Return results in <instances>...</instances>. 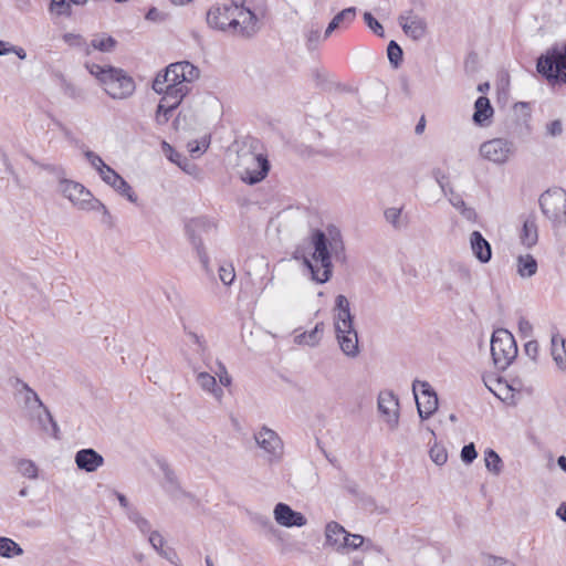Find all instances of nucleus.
<instances>
[{"mask_svg":"<svg viewBox=\"0 0 566 566\" xmlns=\"http://www.w3.org/2000/svg\"><path fill=\"white\" fill-rule=\"evenodd\" d=\"M200 72L197 66L188 61L169 64L159 72L153 81V90L161 95L159 111L177 108L190 92V84L199 78Z\"/></svg>","mask_w":566,"mask_h":566,"instance_id":"f257e3e1","label":"nucleus"},{"mask_svg":"<svg viewBox=\"0 0 566 566\" xmlns=\"http://www.w3.org/2000/svg\"><path fill=\"white\" fill-rule=\"evenodd\" d=\"M311 242L314 252L312 259H304V264L310 270L312 280L322 284L332 276L331 256L339 258L344 253V243L340 232L335 228L328 229L327 233L314 231Z\"/></svg>","mask_w":566,"mask_h":566,"instance_id":"f03ea898","label":"nucleus"},{"mask_svg":"<svg viewBox=\"0 0 566 566\" xmlns=\"http://www.w3.org/2000/svg\"><path fill=\"white\" fill-rule=\"evenodd\" d=\"M88 72L94 75L103 85L106 94L114 99H125L135 92V82L122 69L87 64Z\"/></svg>","mask_w":566,"mask_h":566,"instance_id":"7ed1b4c3","label":"nucleus"},{"mask_svg":"<svg viewBox=\"0 0 566 566\" xmlns=\"http://www.w3.org/2000/svg\"><path fill=\"white\" fill-rule=\"evenodd\" d=\"M491 355L495 367L505 370L517 356L514 336L505 328L495 329L491 338Z\"/></svg>","mask_w":566,"mask_h":566,"instance_id":"20e7f679","label":"nucleus"},{"mask_svg":"<svg viewBox=\"0 0 566 566\" xmlns=\"http://www.w3.org/2000/svg\"><path fill=\"white\" fill-rule=\"evenodd\" d=\"M59 191L81 210H97L108 216L106 207L80 182L61 178Z\"/></svg>","mask_w":566,"mask_h":566,"instance_id":"39448f33","label":"nucleus"},{"mask_svg":"<svg viewBox=\"0 0 566 566\" xmlns=\"http://www.w3.org/2000/svg\"><path fill=\"white\" fill-rule=\"evenodd\" d=\"M238 169L241 179L250 185L263 180L270 169L268 159L262 154H255L250 150L238 154Z\"/></svg>","mask_w":566,"mask_h":566,"instance_id":"423d86ee","label":"nucleus"},{"mask_svg":"<svg viewBox=\"0 0 566 566\" xmlns=\"http://www.w3.org/2000/svg\"><path fill=\"white\" fill-rule=\"evenodd\" d=\"M536 69L547 80L566 83V44L547 50L538 57Z\"/></svg>","mask_w":566,"mask_h":566,"instance_id":"0eeeda50","label":"nucleus"},{"mask_svg":"<svg viewBox=\"0 0 566 566\" xmlns=\"http://www.w3.org/2000/svg\"><path fill=\"white\" fill-rule=\"evenodd\" d=\"M216 230L217 223L208 217L193 218L187 223V232L197 250L199 260L206 270H208L209 266V256L203 247L201 235L209 234Z\"/></svg>","mask_w":566,"mask_h":566,"instance_id":"6e6552de","label":"nucleus"},{"mask_svg":"<svg viewBox=\"0 0 566 566\" xmlns=\"http://www.w3.org/2000/svg\"><path fill=\"white\" fill-rule=\"evenodd\" d=\"M254 441L261 448L269 463H279L284 455V443L280 436L266 426L261 427L253 434Z\"/></svg>","mask_w":566,"mask_h":566,"instance_id":"1a4fd4ad","label":"nucleus"},{"mask_svg":"<svg viewBox=\"0 0 566 566\" xmlns=\"http://www.w3.org/2000/svg\"><path fill=\"white\" fill-rule=\"evenodd\" d=\"M232 35L242 39L253 38L261 29L256 14L248 7L232 8Z\"/></svg>","mask_w":566,"mask_h":566,"instance_id":"9d476101","label":"nucleus"},{"mask_svg":"<svg viewBox=\"0 0 566 566\" xmlns=\"http://www.w3.org/2000/svg\"><path fill=\"white\" fill-rule=\"evenodd\" d=\"M412 391L417 410L421 419H428L438 409V396L427 381L413 380Z\"/></svg>","mask_w":566,"mask_h":566,"instance_id":"9b49d317","label":"nucleus"},{"mask_svg":"<svg viewBox=\"0 0 566 566\" xmlns=\"http://www.w3.org/2000/svg\"><path fill=\"white\" fill-rule=\"evenodd\" d=\"M514 154V144L505 138H493L480 146V155L496 165L505 164Z\"/></svg>","mask_w":566,"mask_h":566,"instance_id":"f8f14e48","label":"nucleus"},{"mask_svg":"<svg viewBox=\"0 0 566 566\" xmlns=\"http://www.w3.org/2000/svg\"><path fill=\"white\" fill-rule=\"evenodd\" d=\"M377 405L388 428L391 430L397 429L399 424V400L397 396L389 390L380 391Z\"/></svg>","mask_w":566,"mask_h":566,"instance_id":"ddd939ff","label":"nucleus"},{"mask_svg":"<svg viewBox=\"0 0 566 566\" xmlns=\"http://www.w3.org/2000/svg\"><path fill=\"white\" fill-rule=\"evenodd\" d=\"M542 212L551 220H556L566 207V191L556 188L547 190L539 197Z\"/></svg>","mask_w":566,"mask_h":566,"instance_id":"4468645a","label":"nucleus"},{"mask_svg":"<svg viewBox=\"0 0 566 566\" xmlns=\"http://www.w3.org/2000/svg\"><path fill=\"white\" fill-rule=\"evenodd\" d=\"M273 514L276 523L285 527H302L307 523L306 517L302 513L293 511L285 503H277Z\"/></svg>","mask_w":566,"mask_h":566,"instance_id":"2eb2a0df","label":"nucleus"},{"mask_svg":"<svg viewBox=\"0 0 566 566\" xmlns=\"http://www.w3.org/2000/svg\"><path fill=\"white\" fill-rule=\"evenodd\" d=\"M74 462L78 470L93 473L104 465V458L96 450L87 448L75 453Z\"/></svg>","mask_w":566,"mask_h":566,"instance_id":"dca6fc26","label":"nucleus"},{"mask_svg":"<svg viewBox=\"0 0 566 566\" xmlns=\"http://www.w3.org/2000/svg\"><path fill=\"white\" fill-rule=\"evenodd\" d=\"M232 8L227 4L212 7L207 13V22L210 27L232 34Z\"/></svg>","mask_w":566,"mask_h":566,"instance_id":"f3484780","label":"nucleus"},{"mask_svg":"<svg viewBox=\"0 0 566 566\" xmlns=\"http://www.w3.org/2000/svg\"><path fill=\"white\" fill-rule=\"evenodd\" d=\"M335 332L354 326V316L350 313L349 301L345 295H337L334 307Z\"/></svg>","mask_w":566,"mask_h":566,"instance_id":"a211bd4d","label":"nucleus"},{"mask_svg":"<svg viewBox=\"0 0 566 566\" xmlns=\"http://www.w3.org/2000/svg\"><path fill=\"white\" fill-rule=\"evenodd\" d=\"M472 284V272L464 264H454L452 266V280L448 283V289L461 294L467 292Z\"/></svg>","mask_w":566,"mask_h":566,"instance_id":"6ab92c4d","label":"nucleus"},{"mask_svg":"<svg viewBox=\"0 0 566 566\" xmlns=\"http://www.w3.org/2000/svg\"><path fill=\"white\" fill-rule=\"evenodd\" d=\"M335 333L343 354L348 358H356L359 355V346L358 334L354 326Z\"/></svg>","mask_w":566,"mask_h":566,"instance_id":"aec40b11","label":"nucleus"},{"mask_svg":"<svg viewBox=\"0 0 566 566\" xmlns=\"http://www.w3.org/2000/svg\"><path fill=\"white\" fill-rule=\"evenodd\" d=\"M551 355L557 368L566 371V338L558 332L551 336Z\"/></svg>","mask_w":566,"mask_h":566,"instance_id":"412c9836","label":"nucleus"},{"mask_svg":"<svg viewBox=\"0 0 566 566\" xmlns=\"http://www.w3.org/2000/svg\"><path fill=\"white\" fill-rule=\"evenodd\" d=\"M470 245L474 256L481 263H488L492 258V249L490 243L483 238L479 231H473L470 235Z\"/></svg>","mask_w":566,"mask_h":566,"instance_id":"4be33fe9","label":"nucleus"},{"mask_svg":"<svg viewBox=\"0 0 566 566\" xmlns=\"http://www.w3.org/2000/svg\"><path fill=\"white\" fill-rule=\"evenodd\" d=\"M197 384L200 388L220 401L223 397V390L217 385L214 376L206 371H198L196 375Z\"/></svg>","mask_w":566,"mask_h":566,"instance_id":"5701e85b","label":"nucleus"},{"mask_svg":"<svg viewBox=\"0 0 566 566\" xmlns=\"http://www.w3.org/2000/svg\"><path fill=\"white\" fill-rule=\"evenodd\" d=\"M323 334H324V323L319 322L315 325V327L312 331L295 335L294 343L297 345L315 347L321 343Z\"/></svg>","mask_w":566,"mask_h":566,"instance_id":"b1692460","label":"nucleus"},{"mask_svg":"<svg viewBox=\"0 0 566 566\" xmlns=\"http://www.w3.org/2000/svg\"><path fill=\"white\" fill-rule=\"evenodd\" d=\"M160 469L164 474L163 486L165 491L174 497H179L180 495L185 494V492L181 490L179 485L175 472L169 468V465L166 463H161Z\"/></svg>","mask_w":566,"mask_h":566,"instance_id":"393cba45","label":"nucleus"},{"mask_svg":"<svg viewBox=\"0 0 566 566\" xmlns=\"http://www.w3.org/2000/svg\"><path fill=\"white\" fill-rule=\"evenodd\" d=\"M521 243L527 248H533L538 241L537 224L534 218H527L524 221L522 232L520 234Z\"/></svg>","mask_w":566,"mask_h":566,"instance_id":"a878e982","label":"nucleus"},{"mask_svg":"<svg viewBox=\"0 0 566 566\" xmlns=\"http://www.w3.org/2000/svg\"><path fill=\"white\" fill-rule=\"evenodd\" d=\"M348 532L337 522H329L325 528L326 542L340 552V544L345 541Z\"/></svg>","mask_w":566,"mask_h":566,"instance_id":"bb28decb","label":"nucleus"},{"mask_svg":"<svg viewBox=\"0 0 566 566\" xmlns=\"http://www.w3.org/2000/svg\"><path fill=\"white\" fill-rule=\"evenodd\" d=\"M493 115V107L490 99L485 96H480L474 103L473 120L478 125H483L484 122L490 119Z\"/></svg>","mask_w":566,"mask_h":566,"instance_id":"cd10ccee","label":"nucleus"},{"mask_svg":"<svg viewBox=\"0 0 566 566\" xmlns=\"http://www.w3.org/2000/svg\"><path fill=\"white\" fill-rule=\"evenodd\" d=\"M116 44L117 41L113 36L106 34H97L91 40L90 44H87L86 54H91L93 50L108 53L114 51Z\"/></svg>","mask_w":566,"mask_h":566,"instance_id":"c85d7f7f","label":"nucleus"},{"mask_svg":"<svg viewBox=\"0 0 566 566\" xmlns=\"http://www.w3.org/2000/svg\"><path fill=\"white\" fill-rule=\"evenodd\" d=\"M401 28L412 40H420L426 35L427 22L423 18H415L412 21L402 22Z\"/></svg>","mask_w":566,"mask_h":566,"instance_id":"c756f323","label":"nucleus"},{"mask_svg":"<svg viewBox=\"0 0 566 566\" xmlns=\"http://www.w3.org/2000/svg\"><path fill=\"white\" fill-rule=\"evenodd\" d=\"M355 15H356V9L354 7L346 8L344 10H342L340 12H338L332 19L329 24L327 25V28L325 30L324 38L325 39L328 38L332 34V32L340 25V23H343V22L350 23L355 19Z\"/></svg>","mask_w":566,"mask_h":566,"instance_id":"7c9ffc66","label":"nucleus"},{"mask_svg":"<svg viewBox=\"0 0 566 566\" xmlns=\"http://www.w3.org/2000/svg\"><path fill=\"white\" fill-rule=\"evenodd\" d=\"M537 272V262L531 254L517 258V273L522 277H531Z\"/></svg>","mask_w":566,"mask_h":566,"instance_id":"2f4dec72","label":"nucleus"},{"mask_svg":"<svg viewBox=\"0 0 566 566\" xmlns=\"http://www.w3.org/2000/svg\"><path fill=\"white\" fill-rule=\"evenodd\" d=\"M23 554L21 546L9 537H0V556L4 558H12Z\"/></svg>","mask_w":566,"mask_h":566,"instance_id":"473e14b6","label":"nucleus"},{"mask_svg":"<svg viewBox=\"0 0 566 566\" xmlns=\"http://www.w3.org/2000/svg\"><path fill=\"white\" fill-rule=\"evenodd\" d=\"M111 187L114 188L123 197H126L130 202L135 203L137 201V195L122 176H119V178Z\"/></svg>","mask_w":566,"mask_h":566,"instance_id":"72a5a7b5","label":"nucleus"},{"mask_svg":"<svg viewBox=\"0 0 566 566\" xmlns=\"http://www.w3.org/2000/svg\"><path fill=\"white\" fill-rule=\"evenodd\" d=\"M484 461L486 469L492 473L499 474L502 471V460L494 450L488 449L485 451Z\"/></svg>","mask_w":566,"mask_h":566,"instance_id":"f704fd0d","label":"nucleus"},{"mask_svg":"<svg viewBox=\"0 0 566 566\" xmlns=\"http://www.w3.org/2000/svg\"><path fill=\"white\" fill-rule=\"evenodd\" d=\"M127 515H128V518L137 526V528L143 534H149L150 535V532H153L151 531V524H150V522L147 518H145L143 515H140L135 510H129L127 512Z\"/></svg>","mask_w":566,"mask_h":566,"instance_id":"c9c22d12","label":"nucleus"},{"mask_svg":"<svg viewBox=\"0 0 566 566\" xmlns=\"http://www.w3.org/2000/svg\"><path fill=\"white\" fill-rule=\"evenodd\" d=\"M148 542L160 556L169 559L168 552L164 549L165 538L158 531L150 532Z\"/></svg>","mask_w":566,"mask_h":566,"instance_id":"e433bc0d","label":"nucleus"},{"mask_svg":"<svg viewBox=\"0 0 566 566\" xmlns=\"http://www.w3.org/2000/svg\"><path fill=\"white\" fill-rule=\"evenodd\" d=\"M220 281L226 285L230 286L235 280V271L232 263H222L218 270Z\"/></svg>","mask_w":566,"mask_h":566,"instance_id":"4c0bfd02","label":"nucleus"},{"mask_svg":"<svg viewBox=\"0 0 566 566\" xmlns=\"http://www.w3.org/2000/svg\"><path fill=\"white\" fill-rule=\"evenodd\" d=\"M364 543H365L364 536H361L359 534L348 533L347 536L345 537V541H343L340 544V551H344V549L356 551V549L360 548L364 545Z\"/></svg>","mask_w":566,"mask_h":566,"instance_id":"58836bf2","label":"nucleus"},{"mask_svg":"<svg viewBox=\"0 0 566 566\" xmlns=\"http://www.w3.org/2000/svg\"><path fill=\"white\" fill-rule=\"evenodd\" d=\"M432 177L439 185L442 193L444 196H448L449 188H453L449 182L448 174L444 170H442L441 168H434L432 170Z\"/></svg>","mask_w":566,"mask_h":566,"instance_id":"ea45409f","label":"nucleus"},{"mask_svg":"<svg viewBox=\"0 0 566 566\" xmlns=\"http://www.w3.org/2000/svg\"><path fill=\"white\" fill-rule=\"evenodd\" d=\"M18 471L25 478L35 479L38 476V468L31 460H21L18 463Z\"/></svg>","mask_w":566,"mask_h":566,"instance_id":"a19ab883","label":"nucleus"},{"mask_svg":"<svg viewBox=\"0 0 566 566\" xmlns=\"http://www.w3.org/2000/svg\"><path fill=\"white\" fill-rule=\"evenodd\" d=\"M430 458L437 465H442L448 460V453L447 450L438 444H434L430 449Z\"/></svg>","mask_w":566,"mask_h":566,"instance_id":"79ce46f5","label":"nucleus"},{"mask_svg":"<svg viewBox=\"0 0 566 566\" xmlns=\"http://www.w3.org/2000/svg\"><path fill=\"white\" fill-rule=\"evenodd\" d=\"M387 55L389 61L397 66L402 60V50L395 41H390L387 48Z\"/></svg>","mask_w":566,"mask_h":566,"instance_id":"37998d69","label":"nucleus"},{"mask_svg":"<svg viewBox=\"0 0 566 566\" xmlns=\"http://www.w3.org/2000/svg\"><path fill=\"white\" fill-rule=\"evenodd\" d=\"M43 409V413L44 416H39V422L41 423V426L43 427L44 430L48 431V428H46V422L51 424L52 427V434L56 438L57 437V432H59V427H57V423L55 422V420L53 419L51 412L49 411V409L43 406L41 407Z\"/></svg>","mask_w":566,"mask_h":566,"instance_id":"c03bdc74","label":"nucleus"},{"mask_svg":"<svg viewBox=\"0 0 566 566\" xmlns=\"http://www.w3.org/2000/svg\"><path fill=\"white\" fill-rule=\"evenodd\" d=\"M8 53H14L21 60H24L27 57V53L22 48L13 46L9 42L0 40V56L6 55Z\"/></svg>","mask_w":566,"mask_h":566,"instance_id":"a18cd8bd","label":"nucleus"},{"mask_svg":"<svg viewBox=\"0 0 566 566\" xmlns=\"http://www.w3.org/2000/svg\"><path fill=\"white\" fill-rule=\"evenodd\" d=\"M447 197L451 206L455 208L459 212H461L463 209L468 207L462 196L458 193L453 188H449Z\"/></svg>","mask_w":566,"mask_h":566,"instance_id":"49530a36","label":"nucleus"},{"mask_svg":"<svg viewBox=\"0 0 566 566\" xmlns=\"http://www.w3.org/2000/svg\"><path fill=\"white\" fill-rule=\"evenodd\" d=\"M364 21L367 27L377 35L384 36V28L382 25L374 18L370 12L364 13Z\"/></svg>","mask_w":566,"mask_h":566,"instance_id":"de8ad7c7","label":"nucleus"},{"mask_svg":"<svg viewBox=\"0 0 566 566\" xmlns=\"http://www.w3.org/2000/svg\"><path fill=\"white\" fill-rule=\"evenodd\" d=\"M98 174L103 181L109 186L119 178V175L108 165H105L103 169H99Z\"/></svg>","mask_w":566,"mask_h":566,"instance_id":"09e8293b","label":"nucleus"},{"mask_svg":"<svg viewBox=\"0 0 566 566\" xmlns=\"http://www.w3.org/2000/svg\"><path fill=\"white\" fill-rule=\"evenodd\" d=\"M306 45L308 50H315L321 41L319 29H311L306 32Z\"/></svg>","mask_w":566,"mask_h":566,"instance_id":"8fccbe9b","label":"nucleus"},{"mask_svg":"<svg viewBox=\"0 0 566 566\" xmlns=\"http://www.w3.org/2000/svg\"><path fill=\"white\" fill-rule=\"evenodd\" d=\"M476 457L478 452L475 450L474 443H469L462 448L461 459L464 463H472Z\"/></svg>","mask_w":566,"mask_h":566,"instance_id":"3c124183","label":"nucleus"},{"mask_svg":"<svg viewBox=\"0 0 566 566\" xmlns=\"http://www.w3.org/2000/svg\"><path fill=\"white\" fill-rule=\"evenodd\" d=\"M400 214V208L391 207L385 210V219L396 228L399 227Z\"/></svg>","mask_w":566,"mask_h":566,"instance_id":"603ef678","label":"nucleus"},{"mask_svg":"<svg viewBox=\"0 0 566 566\" xmlns=\"http://www.w3.org/2000/svg\"><path fill=\"white\" fill-rule=\"evenodd\" d=\"M84 155H85L86 159L88 160V163L91 164V166L93 168H95L97 171H99V169H103L105 167L106 164L104 163V160L94 151L87 150V151H85Z\"/></svg>","mask_w":566,"mask_h":566,"instance_id":"864d4df0","label":"nucleus"},{"mask_svg":"<svg viewBox=\"0 0 566 566\" xmlns=\"http://www.w3.org/2000/svg\"><path fill=\"white\" fill-rule=\"evenodd\" d=\"M563 133V124L559 119H555L546 125V135L557 137Z\"/></svg>","mask_w":566,"mask_h":566,"instance_id":"5fc2aeb1","label":"nucleus"},{"mask_svg":"<svg viewBox=\"0 0 566 566\" xmlns=\"http://www.w3.org/2000/svg\"><path fill=\"white\" fill-rule=\"evenodd\" d=\"M161 147L169 160L182 167L180 163V154H178L167 142H163Z\"/></svg>","mask_w":566,"mask_h":566,"instance_id":"6e6d98bb","label":"nucleus"},{"mask_svg":"<svg viewBox=\"0 0 566 566\" xmlns=\"http://www.w3.org/2000/svg\"><path fill=\"white\" fill-rule=\"evenodd\" d=\"M23 389L27 391L25 402L28 405L34 402L39 408L44 406L38 394L33 389H31L27 384L23 385Z\"/></svg>","mask_w":566,"mask_h":566,"instance_id":"4d7b16f0","label":"nucleus"},{"mask_svg":"<svg viewBox=\"0 0 566 566\" xmlns=\"http://www.w3.org/2000/svg\"><path fill=\"white\" fill-rule=\"evenodd\" d=\"M538 349H539V346H538V343L537 340H534V339H531L528 340L525 345H524V352L525 354L532 359V360H536L537 356H538Z\"/></svg>","mask_w":566,"mask_h":566,"instance_id":"13d9d810","label":"nucleus"},{"mask_svg":"<svg viewBox=\"0 0 566 566\" xmlns=\"http://www.w3.org/2000/svg\"><path fill=\"white\" fill-rule=\"evenodd\" d=\"M175 108H166L165 106L159 111V105L157 106V112H156V116H155V119L157 122L158 125H165L169 118H170V114L171 112L174 111Z\"/></svg>","mask_w":566,"mask_h":566,"instance_id":"bf43d9fd","label":"nucleus"},{"mask_svg":"<svg viewBox=\"0 0 566 566\" xmlns=\"http://www.w3.org/2000/svg\"><path fill=\"white\" fill-rule=\"evenodd\" d=\"M518 331L523 337H531L533 334V325L526 318H521L518 321Z\"/></svg>","mask_w":566,"mask_h":566,"instance_id":"052dcab7","label":"nucleus"},{"mask_svg":"<svg viewBox=\"0 0 566 566\" xmlns=\"http://www.w3.org/2000/svg\"><path fill=\"white\" fill-rule=\"evenodd\" d=\"M69 4L66 3V0H52L51 2V9H57L59 14H63L66 11L64 9H69Z\"/></svg>","mask_w":566,"mask_h":566,"instance_id":"680f3d73","label":"nucleus"},{"mask_svg":"<svg viewBox=\"0 0 566 566\" xmlns=\"http://www.w3.org/2000/svg\"><path fill=\"white\" fill-rule=\"evenodd\" d=\"M460 214L467 219L468 221H471V222H475L476 219H478V214L475 212V210L472 208V207H467L465 209H463Z\"/></svg>","mask_w":566,"mask_h":566,"instance_id":"e2e57ef3","label":"nucleus"},{"mask_svg":"<svg viewBox=\"0 0 566 566\" xmlns=\"http://www.w3.org/2000/svg\"><path fill=\"white\" fill-rule=\"evenodd\" d=\"M188 336L192 344H196L201 350L206 349V344L201 336L192 332H190Z\"/></svg>","mask_w":566,"mask_h":566,"instance_id":"0e129e2a","label":"nucleus"},{"mask_svg":"<svg viewBox=\"0 0 566 566\" xmlns=\"http://www.w3.org/2000/svg\"><path fill=\"white\" fill-rule=\"evenodd\" d=\"M415 18H420L419 15L415 14L412 10H408V11H405L402 12L399 17H398V22H399V25L401 27L402 25V22H406V21H412V19Z\"/></svg>","mask_w":566,"mask_h":566,"instance_id":"69168bd1","label":"nucleus"},{"mask_svg":"<svg viewBox=\"0 0 566 566\" xmlns=\"http://www.w3.org/2000/svg\"><path fill=\"white\" fill-rule=\"evenodd\" d=\"M490 566H516L514 563L501 557H492Z\"/></svg>","mask_w":566,"mask_h":566,"instance_id":"338daca9","label":"nucleus"},{"mask_svg":"<svg viewBox=\"0 0 566 566\" xmlns=\"http://www.w3.org/2000/svg\"><path fill=\"white\" fill-rule=\"evenodd\" d=\"M556 515L566 523V502H563L557 511H556Z\"/></svg>","mask_w":566,"mask_h":566,"instance_id":"774afa93","label":"nucleus"}]
</instances>
